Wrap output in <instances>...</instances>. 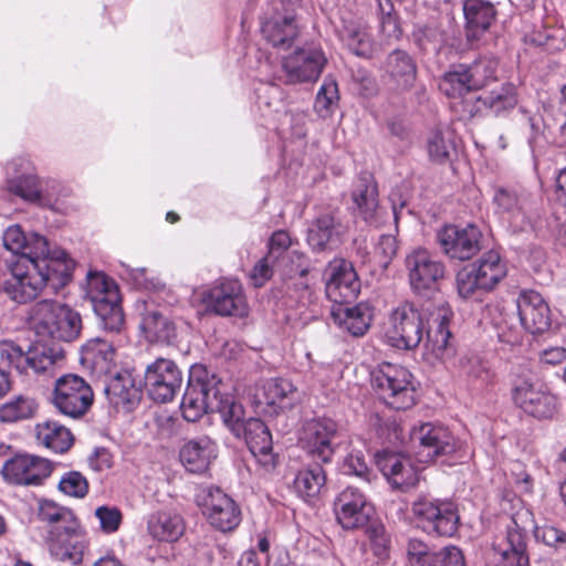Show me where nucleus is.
I'll return each mask as SVG.
<instances>
[{"instance_id": "1", "label": "nucleus", "mask_w": 566, "mask_h": 566, "mask_svg": "<svg viewBox=\"0 0 566 566\" xmlns=\"http://www.w3.org/2000/svg\"><path fill=\"white\" fill-rule=\"evenodd\" d=\"M29 321L40 339L27 353L11 342L0 345L1 364L24 376L30 371L34 374L51 371L64 357V350L57 343L75 340L82 331L80 313L57 301L36 302L30 310Z\"/></svg>"}, {"instance_id": "2", "label": "nucleus", "mask_w": 566, "mask_h": 566, "mask_svg": "<svg viewBox=\"0 0 566 566\" xmlns=\"http://www.w3.org/2000/svg\"><path fill=\"white\" fill-rule=\"evenodd\" d=\"M427 312L424 323L413 304L399 305L388 317L385 336L391 346L405 350L417 348L423 340V356L433 363L442 359L448 352L451 338L449 323L453 313L448 304H440Z\"/></svg>"}, {"instance_id": "3", "label": "nucleus", "mask_w": 566, "mask_h": 566, "mask_svg": "<svg viewBox=\"0 0 566 566\" xmlns=\"http://www.w3.org/2000/svg\"><path fill=\"white\" fill-rule=\"evenodd\" d=\"M10 276L1 284V291L17 303L33 301L50 287L57 292L65 286L72 275L74 262L63 250H53L52 255L36 259L18 256L7 262Z\"/></svg>"}, {"instance_id": "4", "label": "nucleus", "mask_w": 566, "mask_h": 566, "mask_svg": "<svg viewBox=\"0 0 566 566\" xmlns=\"http://www.w3.org/2000/svg\"><path fill=\"white\" fill-rule=\"evenodd\" d=\"M39 518L49 525L46 545L50 556L72 566L82 564L88 543L74 513L44 501L39 507Z\"/></svg>"}, {"instance_id": "5", "label": "nucleus", "mask_w": 566, "mask_h": 566, "mask_svg": "<svg viewBox=\"0 0 566 566\" xmlns=\"http://www.w3.org/2000/svg\"><path fill=\"white\" fill-rule=\"evenodd\" d=\"M232 405L235 401L221 392V381L214 375H209L205 368L193 369L180 406L187 421L195 422L206 412H218L226 424V413L232 410Z\"/></svg>"}, {"instance_id": "6", "label": "nucleus", "mask_w": 566, "mask_h": 566, "mask_svg": "<svg viewBox=\"0 0 566 566\" xmlns=\"http://www.w3.org/2000/svg\"><path fill=\"white\" fill-rule=\"evenodd\" d=\"M227 428L234 437L243 439L261 468L270 472L276 465V458L272 448V436L264 422L258 418H247L244 408L241 403L232 405V410H228Z\"/></svg>"}, {"instance_id": "7", "label": "nucleus", "mask_w": 566, "mask_h": 566, "mask_svg": "<svg viewBox=\"0 0 566 566\" xmlns=\"http://www.w3.org/2000/svg\"><path fill=\"white\" fill-rule=\"evenodd\" d=\"M516 311L520 325H509L503 317L496 322L497 336L501 342L515 344L520 342V328L531 334H541L551 326V311L542 295L535 291H526L520 294L516 300Z\"/></svg>"}, {"instance_id": "8", "label": "nucleus", "mask_w": 566, "mask_h": 566, "mask_svg": "<svg viewBox=\"0 0 566 566\" xmlns=\"http://www.w3.org/2000/svg\"><path fill=\"white\" fill-rule=\"evenodd\" d=\"M371 385L379 398L394 409L413 406L416 389L411 373L396 364L382 363L371 371Z\"/></svg>"}, {"instance_id": "9", "label": "nucleus", "mask_w": 566, "mask_h": 566, "mask_svg": "<svg viewBox=\"0 0 566 566\" xmlns=\"http://www.w3.org/2000/svg\"><path fill=\"white\" fill-rule=\"evenodd\" d=\"M514 405L537 419L552 418L556 412L557 398L542 380L530 371L514 375L511 382Z\"/></svg>"}, {"instance_id": "10", "label": "nucleus", "mask_w": 566, "mask_h": 566, "mask_svg": "<svg viewBox=\"0 0 566 566\" xmlns=\"http://www.w3.org/2000/svg\"><path fill=\"white\" fill-rule=\"evenodd\" d=\"M87 296L103 328L109 332H120L125 318L115 281L102 272H88Z\"/></svg>"}, {"instance_id": "11", "label": "nucleus", "mask_w": 566, "mask_h": 566, "mask_svg": "<svg viewBox=\"0 0 566 566\" xmlns=\"http://www.w3.org/2000/svg\"><path fill=\"white\" fill-rule=\"evenodd\" d=\"M419 527L428 534L451 537L459 526V514L453 502L429 495L418 496L411 507Z\"/></svg>"}, {"instance_id": "12", "label": "nucleus", "mask_w": 566, "mask_h": 566, "mask_svg": "<svg viewBox=\"0 0 566 566\" xmlns=\"http://www.w3.org/2000/svg\"><path fill=\"white\" fill-rule=\"evenodd\" d=\"M93 401V389L81 376L66 374L55 380L51 402L61 415L81 419L88 412Z\"/></svg>"}, {"instance_id": "13", "label": "nucleus", "mask_w": 566, "mask_h": 566, "mask_svg": "<svg viewBox=\"0 0 566 566\" xmlns=\"http://www.w3.org/2000/svg\"><path fill=\"white\" fill-rule=\"evenodd\" d=\"M205 310L221 317H245L249 313L248 300L238 280H221L206 290L201 296Z\"/></svg>"}, {"instance_id": "14", "label": "nucleus", "mask_w": 566, "mask_h": 566, "mask_svg": "<svg viewBox=\"0 0 566 566\" xmlns=\"http://www.w3.org/2000/svg\"><path fill=\"white\" fill-rule=\"evenodd\" d=\"M196 503L203 515L207 516L209 523L221 532L232 531L240 524L241 512L239 506L217 486L198 488Z\"/></svg>"}, {"instance_id": "15", "label": "nucleus", "mask_w": 566, "mask_h": 566, "mask_svg": "<svg viewBox=\"0 0 566 566\" xmlns=\"http://www.w3.org/2000/svg\"><path fill=\"white\" fill-rule=\"evenodd\" d=\"M184 382L182 371L172 359L158 357L145 368L144 386L151 400L171 401Z\"/></svg>"}, {"instance_id": "16", "label": "nucleus", "mask_w": 566, "mask_h": 566, "mask_svg": "<svg viewBox=\"0 0 566 566\" xmlns=\"http://www.w3.org/2000/svg\"><path fill=\"white\" fill-rule=\"evenodd\" d=\"M410 441L417 448L420 462L427 463L442 455L455 452L458 441L452 432L443 426L431 422L421 423L410 430Z\"/></svg>"}, {"instance_id": "17", "label": "nucleus", "mask_w": 566, "mask_h": 566, "mask_svg": "<svg viewBox=\"0 0 566 566\" xmlns=\"http://www.w3.org/2000/svg\"><path fill=\"white\" fill-rule=\"evenodd\" d=\"M338 436V426L333 419L313 418L304 422L300 443L314 459L327 463L335 453Z\"/></svg>"}, {"instance_id": "18", "label": "nucleus", "mask_w": 566, "mask_h": 566, "mask_svg": "<svg viewBox=\"0 0 566 566\" xmlns=\"http://www.w3.org/2000/svg\"><path fill=\"white\" fill-rule=\"evenodd\" d=\"M52 463L42 457L19 453L8 459L1 469L6 482L18 486H39L51 475Z\"/></svg>"}, {"instance_id": "19", "label": "nucleus", "mask_w": 566, "mask_h": 566, "mask_svg": "<svg viewBox=\"0 0 566 566\" xmlns=\"http://www.w3.org/2000/svg\"><path fill=\"white\" fill-rule=\"evenodd\" d=\"M482 232L475 224L446 226L437 232V242L442 252L451 259L467 261L481 250Z\"/></svg>"}, {"instance_id": "20", "label": "nucleus", "mask_w": 566, "mask_h": 566, "mask_svg": "<svg viewBox=\"0 0 566 566\" xmlns=\"http://www.w3.org/2000/svg\"><path fill=\"white\" fill-rule=\"evenodd\" d=\"M334 511L343 528L356 530L368 524L374 514V506L361 490L347 486L337 495Z\"/></svg>"}, {"instance_id": "21", "label": "nucleus", "mask_w": 566, "mask_h": 566, "mask_svg": "<svg viewBox=\"0 0 566 566\" xmlns=\"http://www.w3.org/2000/svg\"><path fill=\"white\" fill-rule=\"evenodd\" d=\"M405 263L410 286L416 293L434 289L444 276V264L426 249L413 250L406 256Z\"/></svg>"}, {"instance_id": "22", "label": "nucleus", "mask_w": 566, "mask_h": 566, "mask_svg": "<svg viewBox=\"0 0 566 566\" xmlns=\"http://www.w3.org/2000/svg\"><path fill=\"white\" fill-rule=\"evenodd\" d=\"M325 64L326 57L322 50L300 49L282 61L285 82L295 84L316 81Z\"/></svg>"}, {"instance_id": "23", "label": "nucleus", "mask_w": 566, "mask_h": 566, "mask_svg": "<svg viewBox=\"0 0 566 566\" xmlns=\"http://www.w3.org/2000/svg\"><path fill=\"white\" fill-rule=\"evenodd\" d=\"M347 227L340 219L338 209L322 212L312 223L307 232V242L313 251L323 252L337 248Z\"/></svg>"}, {"instance_id": "24", "label": "nucleus", "mask_w": 566, "mask_h": 566, "mask_svg": "<svg viewBox=\"0 0 566 566\" xmlns=\"http://www.w3.org/2000/svg\"><path fill=\"white\" fill-rule=\"evenodd\" d=\"M359 289L360 284L352 263L336 260L329 264L325 291L334 305L349 303L356 298Z\"/></svg>"}, {"instance_id": "25", "label": "nucleus", "mask_w": 566, "mask_h": 566, "mask_svg": "<svg viewBox=\"0 0 566 566\" xmlns=\"http://www.w3.org/2000/svg\"><path fill=\"white\" fill-rule=\"evenodd\" d=\"M407 554L411 566H465L464 556L455 546H447L440 552H432L424 542L410 538Z\"/></svg>"}, {"instance_id": "26", "label": "nucleus", "mask_w": 566, "mask_h": 566, "mask_svg": "<svg viewBox=\"0 0 566 566\" xmlns=\"http://www.w3.org/2000/svg\"><path fill=\"white\" fill-rule=\"evenodd\" d=\"M3 245L7 250L30 259L52 255L48 240L38 234H25L19 224L10 226L3 233Z\"/></svg>"}, {"instance_id": "27", "label": "nucleus", "mask_w": 566, "mask_h": 566, "mask_svg": "<svg viewBox=\"0 0 566 566\" xmlns=\"http://www.w3.org/2000/svg\"><path fill=\"white\" fill-rule=\"evenodd\" d=\"M217 443L208 436H200L184 443L179 459L187 471L203 473L217 458Z\"/></svg>"}, {"instance_id": "28", "label": "nucleus", "mask_w": 566, "mask_h": 566, "mask_svg": "<svg viewBox=\"0 0 566 566\" xmlns=\"http://www.w3.org/2000/svg\"><path fill=\"white\" fill-rule=\"evenodd\" d=\"M465 33L468 41H475L486 32L496 20V9L488 0H464Z\"/></svg>"}, {"instance_id": "29", "label": "nucleus", "mask_w": 566, "mask_h": 566, "mask_svg": "<svg viewBox=\"0 0 566 566\" xmlns=\"http://www.w3.org/2000/svg\"><path fill=\"white\" fill-rule=\"evenodd\" d=\"M496 566H528L525 536L517 527L507 528L505 537L493 545Z\"/></svg>"}, {"instance_id": "30", "label": "nucleus", "mask_w": 566, "mask_h": 566, "mask_svg": "<svg viewBox=\"0 0 566 566\" xmlns=\"http://www.w3.org/2000/svg\"><path fill=\"white\" fill-rule=\"evenodd\" d=\"M377 465L395 488H409L418 482V472L409 458L402 454L384 453L378 455Z\"/></svg>"}, {"instance_id": "31", "label": "nucleus", "mask_w": 566, "mask_h": 566, "mask_svg": "<svg viewBox=\"0 0 566 566\" xmlns=\"http://www.w3.org/2000/svg\"><path fill=\"white\" fill-rule=\"evenodd\" d=\"M331 315L336 325L355 337L363 336L370 326L371 311L367 304L348 306L347 303L333 305Z\"/></svg>"}, {"instance_id": "32", "label": "nucleus", "mask_w": 566, "mask_h": 566, "mask_svg": "<svg viewBox=\"0 0 566 566\" xmlns=\"http://www.w3.org/2000/svg\"><path fill=\"white\" fill-rule=\"evenodd\" d=\"M352 200L358 214L371 221L378 209V187L369 172L360 174L352 191Z\"/></svg>"}, {"instance_id": "33", "label": "nucleus", "mask_w": 566, "mask_h": 566, "mask_svg": "<svg viewBox=\"0 0 566 566\" xmlns=\"http://www.w3.org/2000/svg\"><path fill=\"white\" fill-rule=\"evenodd\" d=\"M385 73L397 88L407 90L412 86L417 65L409 53L403 50H395L388 54L385 61Z\"/></svg>"}, {"instance_id": "34", "label": "nucleus", "mask_w": 566, "mask_h": 566, "mask_svg": "<svg viewBox=\"0 0 566 566\" xmlns=\"http://www.w3.org/2000/svg\"><path fill=\"white\" fill-rule=\"evenodd\" d=\"M81 361L98 375L112 374L115 366V348L101 338L91 339L82 348Z\"/></svg>"}, {"instance_id": "35", "label": "nucleus", "mask_w": 566, "mask_h": 566, "mask_svg": "<svg viewBox=\"0 0 566 566\" xmlns=\"http://www.w3.org/2000/svg\"><path fill=\"white\" fill-rule=\"evenodd\" d=\"M105 395L114 407L130 409L139 400V390L132 375L127 371L112 375L105 386Z\"/></svg>"}, {"instance_id": "36", "label": "nucleus", "mask_w": 566, "mask_h": 566, "mask_svg": "<svg viewBox=\"0 0 566 566\" xmlns=\"http://www.w3.org/2000/svg\"><path fill=\"white\" fill-rule=\"evenodd\" d=\"M262 32L274 48L286 50L298 36V24L294 15H279L266 21Z\"/></svg>"}, {"instance_id": "37", "label": "nucleus", "mask_w": 566, "mask_h": 566, "mask_svg": "<svg viewBox=\"0 0 566 566\" xmlns=\"http://www.w3.org/2000/svg\"><path fill=\"white\" fill-rule=\"evenodd\" d=\"M147 530L157 541L174 542L182 535L185 525L178 513L160 511L149 516Z\"/></svg>"}, {"instance_id": "38", "label": "nucleus", "mask_w": 566, "mask_h": 566, "mask_svg": "<svg viewBox=\"0 0 566 566\" xmlns=\"http://www.w3.org/2000/svg\"><path fill=\"white\" fill-rule=\"evenodd\" d=\"M35 433L39 443L56 453L66 452L73 444L71 431L57 421L38 423Z\"/></svg>"}, {"instance_id": "39", "label": "nucleus", "mask_w": 566, "mask_h": 566, "mask_svg": "<svg viewBox=\"0 0 566 566\" xmlns=\"http://www.w3.org/2000/svg\"><path fill=\"white\" fill-rule=\"evenodd\" d=\"M140 327L150 342L169 345L177 338L175 323L159 311H147L143 316Z\"/></svg>"}, {"instance_id": "40", "label": "nucleus", "mask_w": 566, "mask_h": 566, "mask_svg": "<svg viewBox=\"0 0 566 566\" xmlns=\"http://www.w3.org/2000/svg\"><path fill=\"white\" fill-rule=\"evenodd\" d=\"M472 268L480 280L481 290H492L506 275L505 264L495 251L484 253Z\"/></svg>"}, {"instance_id": "41", "label": "nucleus", "mask_w": 566, "mask_h": 566, "mask_svg": "<svg viewBox=\"0 0 566 566\" xmlns=\"http://www.w3.org/2000/svg\"><path fill=\"white\" fill-rule=\"evenodd\" d=\"M325 483V471L318 464L300 470L294 479L295 491L308 502L318 497Z\"/></svg>"}, {"instance_id": "42", "label": "nucleus", "mask_w": 566, "mask_h": 566, "mask_svg": "<svg viewBox=\"0 0 566 566\" xmlns=\"http://www.w3.org/2000/svg\"><path fill=\"white\" fill-rule=\"evenodd\" d=\"M315 293L307 276L287 277L284 284L283 302L287 307L306 308L315 302Z\"/></svg>"}, {"instance_id": "43", "label": "nucleus", "mask_w": 566, "mask_h": 566, "mask_svg": "<svg viewBox=\"0 0 566 566\" xmlns=\"http://www.w3.org/2000/svg\"><path fill=\"white\" fill-rule=\"evenodd\" d=\"M439 88L443 94L453 98L476 91L473 88L467 64L453 65L446 72L439 82Z\"/></svg>"}, {"instance_id": "44", "label": "nucleus", "mask_w": 566, "mask_h": 566, "mask_svg": "<svg viewBox=\"0 0 566 566\" xmlns=\"http://www.w3.org/2000/svg\"><path fill=\"white\" fill-rule=\"evenodd\" d=\"M342 40L352 53L361 57H371L375 48L369 30L358 23H350L344 27Z\"/></svg>"}, {"instance_id": "45", "label": "nucleus", "mask_w": 566, "mask_h": 566, "mask_svg": "<svg viewBox=\"0 0 566 566\" xmlns=\"http://www.w3.org/2000/svg\"><path fill=\"white\" fill-rule=\"evenodd\" d=\"M478 103H482L495 115L513 109L517 104L515 87L512 84H503L497 90L490 92L478 98Z\"/></svg>"}, {"instance_id": "46", "label": "nucleus", "mask_w": 566, "mask_h": 566, "mask_svg": "<svg viewBox=\"0 0 566 566\" xmlns=\"http://www.w3.org/2000/svg\"><path fill=\"white\" fill-rule=\"evenodd\" d=\"M35 410L36 403L32 398L19 395L0 406V421L17 422L29 419Z\"/></svg>"}, {"instance_id": "47", "label": "nucleus", "mask_w": 566, "mask_h": 566, "mask_svg": "<svg viewBox=\"0 0 566 566\" xmlns=\"http://www.w3.org/2000/svg\"><path fill=\"white\" fill-rule=\"evenodd\" d=\"M427 149L432 161L438 164L448 161L455 150L453 133L448 129L432 132L427 142Z\"/></svg>"}, {"instance_id": "48", "label": "nucleus", "mask_w": 566, "mask_h": 566, "mask_svg": "<svg viewBox=\"0 0 566 566\" xmlns=\"http://www.w3.org/2000/svg\"><path fill=\"white\" fill-rule=\"evenodd\" d=\"M499 62L493 56H480L471 64H467L473 88L481 90L496 80Z\"/></svg>"}, {"instance_id": "49", "label": "nucleus", "mask_w": 566, "mask_h": 566, "mask_svg": "<svg viewBox=\"0 0 566 566\" xmlns=\"http://www.w3.org/2000/svg\"><path fill=\"white\" fill-rule=\"evenodd\" d=\"M8 189L25 200L35 202L42 199V190L36 176L32 174H22L18 177L8 178Z\"/></svg>"}, {"instance_id": "50", "label": "nucleus", "mask_w": 566, "mask_h": 566, "mask_svg": "<svg viewBox=\"0 0 566 566\" xmlns=\"http://www.w3.org/2000/svg\"><path fill=\"white\" fill-rule=\"evenodd\" d=\"M461 373L472 382L489 385L493 380V373L490 366L479 356L464 357L461 363Z\"/></svg>"}, {"instance_id": "51", "label": "nucleus", "mask_w": 566, "mask_h": 566, "mask_svg": "<svg viewBox=\"0 0 566 566\" xmlns=\"http://www.w3.org/2000/svg\"><path fill=\"white\" fill-rule=\"evenodd\" d=\"M292 239L290 234L284 230H277L272 233L268 242V253L266 256L276 263V269L283 265L287 268V263L285 264V259L289 252H291Z\"/></svg>"}, {"instance_id": "52", "label": "nucleus", "mask_w": 566, "mask_h": 566, "mask_svg": "<svg viewBox=\"0 0 566 566\" xmlns=\"http://www.w3.org/2000/svg\"><path fill=\"white\" fill-rule=\"evenodd\" d=\"M294 392V385L284 378H272L263 385L264 401L269 406L281 405Z\"/></svg>"}, {"instance_id": "53", "label": "nucleus", "mask_w": 566, "mask_h": 566, "mask_svg": "<svg viewBox=\"0 0 566 566\" xmlns=\"http://www.w3.org/2000/svg\"><path fill=\"white\" fill-rule=\"evenodd\" d=\"M59 489L66 495L82 499L88 492V482L82 473L70 471L61 478Z\"/></svg>"}, {"instance_id": "54", "label": "nucleus", "mask_w": 566, "mask_h": 566, "mask_svg": "<svg viewBox=\"0 0 566 566\" xmlns=\"http://www.w3.org/2000/svg\"><path fill=\"white\" fill-rule=\"evenodd\" d=\"M534 535L537 541L543 542L549 547L566 554V532L553 525L536 526Z\"/></svg>"}, {"instance_id": "55", "label": "nucleus", "mask_w": 566, "mask_h": 566, "mask_svg": "<svg viewBox=\"0 0 566 566\" xmlns=\"http://www.w3.org/2000/svg\"><path fill=\"white\" fill-rule=\"evenodd\" d=\"M287 263V268H284L283 265L279 266V271L287 276H307L310 263L307 256L298 251V250H291V252L287 253L285 259V264Z\"/></svg>"}, {"instance_id": "56", "label": "nucleus", "mask_w": 566, "mask_h": 566, "mask_svg": "<svg viewBox=\"0 0 566 566\" xmlns=\"http://www.w3.org/2000/svg\"><path fill=\"white\" fill-rule=\"evenodd\" d=\"M398 250L397 240L394 235L382 234L379 237L374 251V258L380 268L386 269L396 256Z\"/></svg>"}, {"instance_id": "57", "label": "nucleus", "mask_w": 566, "mask_h": 566, "mask_svg": "<svg viewBox=\"0 0 566 566\" xmlns=\"http://www.w3.org/2000/svg\"><path fill=\"white\" fill-rule=\"evenodd\" d=\"M457 289L463 298L471 297L476 290L480 289V280L474 272L472 265L465 266L457 273Z\"/></svg>"}, {"instance_id": "58", "label": "nucleus", "mask_w": 566, "mask_h": 566, "mask_svg": "<svg viewBox=\"0 0 566 566\" xmlns=\"http://www.w3.org/2000/svg\"><path fill=\"white\" fill-rule=\"evenodd\" d=\"M338 99V88L335 81H325L321 86L316 99L315 109L321 114H327Z\"/></svg>"}, {"instance_id": "59", "label": "nucleus", "mask_w": 566, "mask_h": 566, "mask_svg": "<svg viewBox=\"0 0 566 566\" xmlns=\"http://www.w3.org/2000/svg\"><path fill=\"white\" fill-rule=\"evenodd\" d=\"M342 470L345 474L356 475L369 481V468L361 452H350L343 462Z\"/></svg>"}, {"instance_id": "60", "label": "nucleus", "mask_w": 566, "mask_h": 566, "mask_svg": "<svg viewBox=\"0 0 566 566\" xmlns=\"http://www.w3.org/2000/svg\"><path fill=\"white\" fill-rule=\"evenodd\" d=\"M275 268L276 263L270 260L266 255L260 259L253 266L250 274L252 284L255 287L263 286L273 276Z\"/></svg>"}, {"instance_id": "61", "label": "nucleus", "mask_w": 566, "mask_h": 566, "mask_svg": "<svg viewBox=\"0 0 566 566\" xmlns=\"http://www.w3.org/2000/svg\"><path fill=\"white\" fill-rule=\"evenodd\" d=\"M99 520L101 527L106 533H113L118 530L122 522V514L115 507L101 506L95 512Z\"/></svg>"}, {"instance_id": "62", "label": "nucleus", "mask_w": 566, "mask_h": 566, "mask_svg": "<svg viewBox=\"0 0 566 566\" xmlns=\"http://www.w3.org/2000/svg\"><path fill=\"white\" fill-rule=\"evenodd\" d=\"M368 534L374 554L379 558H385L387 556L389 538L384 526H373L368 530Z\"/></svg>"}, {"instance_id": "63", "label": "nucleus", "mask_w": 566, "mask_h": 566, "mask_svg": "<svg viewBox=\"0 0 566 566\" xmlns=\"http://www.w3.org/2000/svg\"><path fill=\"white\" fill-rule=\"evenodd\" d=\"M495 205L503 211H514L520 208L518 198L515 192L506 189H499L494 195Z\"/></svg>"}, {"instance_id": "64", "label": "nucleus", "mask_w": 566, "mask_h": 566, "mask_svg": "<svg viewBox=\"0 0 566 566\" xmlns=\"http://www.w3.org/2000/svg\"><path fill=\"white\" fill-rule=\"evenodd\" d=\"M90 467L97 472L108 470L112 467V454L105 448H98L88 458Z\"/></svg>"}]
</instances>
